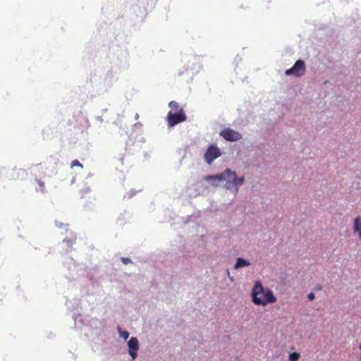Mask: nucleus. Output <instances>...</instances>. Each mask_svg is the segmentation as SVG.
<instances>
[{
  "label": "nucleus",
  "mask_w": 361,
  "mask_h": 361,
  "mask_svg": "<svg viewBox=\"0 0 361 361\" xmlns=\"http://www.w3.org/2000/svg\"><path fill=\"white\" fill-rule=\"evenodd\" d=\"M353 231L360 233L361 231V216H357L355 218L353 222Z\"/></svg>",
  "instance_id": "obj_8"
},
{
  "label": "nucleus",
  "mask_w": 361,
  "mask_h": 361,
  "mask_svg": "<svg viewBox=\"0 0 361 361\" xmlns=\"http://www.w3.org/2000/svg\"><path fill=\"white\" fill-rule=\"evenodd\" d=\"M220 135L223 137L226 140L230 142L238 141L241 139V135L229 128H226L220 132Z\"/></svg>",
  "instance_id": "obj_5"
},
{
  "label": "nucleus",
  "mask_w": 361,
  "mask_h": 361,
  "mask_svg": "<svg viewBox=\"0 0 361 361\" xmlns=\"http://www.w3.org/2000/svg\"><path fill=\"white\" fill-rule=\"evenodd\" d=\"M252 301L256 305L265 306L276 301V297L269 289H265L261 282L257 281L251 292Z\"/></svg>",
  "instance_id": "obj_1"
},
{
  "label": "nucleus",
  "mask_w": 361,
  "mask_h": 361,
  "mask_svg": "<svg viewBox=\"0 0 361 361\" xmlns=\"http://www.w3.org/2000/svg\"><path fill=\"white\" fill-rule=\"evenodd\" d=\"M128 353L132 360H135L137 357V351L139 350V342L137 338L131 337L128 341Z\"/></svg>",
  "instance_id": "obj_7"
},
{
  "label": "nucleus",
  "mask_w": 361,
  "mask_h": 361,
  "mask_svg": "<svg viewBox=\"0 0 361 361\" xmlns=\"http://www.w3.org/2000/svg\"><path fill=\"white\" fill-rule=\"evenodd\" d=\"M186 119L187 116L183 109L174 113L170 111L167 114V122L169 127H173L179 123L186 121Z\"/></svg>",
  "instance_id": "obj_2"
},
{
  "label": "nucleus",
  "mask_w": 361,
  "mask_h": 361,
  "mask_svg": "<svg viewBox=\"0 0 361 361\" xmlns=\"http://www.w3.org/2000/svg\"><path fill=\"white\" fill-rule=\"evenodd\" d=\"M359 238L361 240V231H360V233H359Z\"/></svg>",
  "instance_id": "obj_19"
},
{
  "label": "nucleus",
  "mask_w": 361,
  "mask_h": 361,
  "mask_svg": "<svg viewBox=\"0 0 361 361\" xmlns=\"http://www.w3.org/2000/svg\"><path fill=\"white\" fill-rule=\"evenodd\" d=\"M300 354L296 352L291 353L289 355V360L290 361H297L300 357Z\"/></svg>",
  "instance_id": "obj_13"
},
{
  "label": "nucleus",
  "mask_w": 361,
  "mask_h": 361,
  "mask_svg": "<svg viewBox=\"0 0 361 361\" xmlns=\"http://www.w3.org/2000/svg\"><path fill=\"white\" fill-rule=\"evenodd\" d=\"M314 294L312 293H310L308 294L307 298L310 300H312L314 298Z\"/></svg>",
  "instance_id": "obj_18"
},
{
  "label": "nucleus",
  "mask_w": 361,
  "mask_h": 361,
  "mask_svg": "<svg viewBox=\"0 0 361 361\" xmlns=\"http://www.w3.org/2000/svg\"><path fill=\"white\" fill-rule=\"evenodd\" d=\"M34 167H35L36 169L38 171V172L41 173V176L42 177L45 176L46 173H45L44 170L46 169V168L42 163H40L39 164L34 165Z\"/></svg>",
  "instance_id": "obj_10"
},
{
  "label": "nucleus",
  "mask_w": 361,
  "mask_h": 361,
  "mask_svg": "<svg viewBox=\"0 0 361 361\" xmlns=\"http://www.w3.org/2000/svg\"><path fill=\"white\" fill-rule=\"evenodd\" d=\"M169 107L173 109V110H176V111H179V109H180L181 108H180L179 106V104L176 101H171L169 102Z\"/></svg>",
  "instance_id": "obj_11"
},
{
  "label": "nucleus",
  "mask_w": 361,
  "mask_h": 361,
  "mask_svg": "<svg viewBox=\"0 0 361 361\" xmlns=\"http://www.w3.org/2000/svg\"><path fill=\"white\" fill-rule=\"evenodd\" d=\"M71 166V168H73L75 166L80 167L81 169L83 168V165L82 164H80L79 162V161L77 159L72 161Z\"/></svg>",
  "instance_id": "obj_16"
},
{
  "label": "nucleus",
  "mask_w": 361,
  "mask_h": 361,
  "mask_svg": "<svg viewBox=\"0 0 361 361\" xmlns=\"http://www.w3.org/2000/svg\"><path fill=\"white\" fill-rule=\"evenodd\" d=\"M36 182H37V183L39 186V191H41L42 192H45L46 190H45V183H44V182H43V181H42V180H40L39 179H37Z\"/></svg>",
  "instance_id": "obj_15"
},
{
  "label": "nucleus",
  "mask_w": 361,
  "mask_h": 361,
  "mask_svg": "<svg viewBox=\"0 0 361 361\" xmlns=\"http://www.w3.org/2000/svg\"><path fill=\"white\" fill-rule=\"evenodd\" d=\"M235 172L232 171L230 169H226L225 171L219 175L209 176L206 178L207 180H226L227 182L232 183L233 180H235Z\"/></svg>",
  "instance_id": "obj_4"
},
{
  "label": "nucleus",
  "mask_w": 361,
  "mask_h": 361,
  "mask_svg": "<svg viewBox=\"0 0 361 361\" xmlns=\"http://www.w3.org/2000/svg\"><path fill=\"white\" fill-rule=\"evenodd\" d=\"M250 264V262L243 259V258H238L235 264L234 265V269H238L240 267H247Z\"/></svg>",
  "instance_id": "obj_9"
},
{
  "label": "nucleus",
  "mask_w": 361,
  "mask_h": 361,
  "mask_svg": "<svg viewBox=\"0 0 361 361\" xmlns=\"http://www.w3.org/2000/svg\"><path fill=\"white\" fill-rule=\"evenodd\" d=\"M220 156L221 152L219 149L214 145H211L205 152L204 159L208 164H211L214 160Z\"/></svg>",
  "instance_id": "obj_6"
},
{
  "label": "nucleus",
  "mask_w": 361,
  "mask_h": 361,
  "mask_svg": "<svg viewBox=\"0 0 361 361\" xmlns=\"http://www.w3.org/2000/svg\"><path fill=\"white\" fill-rule=\"evenodd\" d=\"M359 348H360V349L361 350V343H360V347H359Z\"/></svg>",
  "instance_id": "obj_20"
},
{
  "label": "nucleus",
  "mask_w": 361,
  "mask_h": 361,
  "mask_svg": "<svg viewBox=\"0 0 361 361\" xmlns=\"http://www.w3.org/2000/svg\"><path fill=\"white\" fill-rule=\"evenodd\" d=\"M244 180V177L238 178L237 176H235V180H233V184L235 185V186L240 185L243 184Z\"/></svg>",
  "instance_id": "obj_14"
},
{
  "label": "nucleus",
  "mask_w": 361,
  "mask_h": 361,
  "mask_svg": "<svg viewBox=\"0 0 361 361\" xmlns=\"http://www.w3.org/2000/svg\"><path fill=\"white\" fill-rule=\"evenodd\" d=\"M118 331L120 337L123 338L125 340H127L129 337V333L126 331H123L121 328L118 329Z\"/></svg>",
  "instance_id": "obj_12"
},
{
  "label": "nucleus",
  "mask_w": 361,
  "mask_h": 361,
  "mask_svg": "<svg viewBox=\"0 0 361 361\" xmlns=\"http://www.w3.org/2000/svg\"><path fill=\"white\" fill-rule=\"evenodd\" d=\"M305 63L302 60H298L293 66L286 71V75H293L296 77H300L305 73Z\"/></svg>",
  "instance_id": "obj_3"
},
{
  "label": "nucleus",
  "mask_w": 361,
  "mask_h": 361,
  "mask_svg": "<svg viewBox=\"0 0 361 361\" xmlns=\"http://www.w3.org/2000/svg\"><path fill=\"white\" fill-rule=\"evenodd\" d=\"M121 261L125 264H127L128 263H130L131 262V259H129V258H126V257H122L121 258Z\"/></svg>",
  "instance_id": "obj_17"
}]
</instances>
